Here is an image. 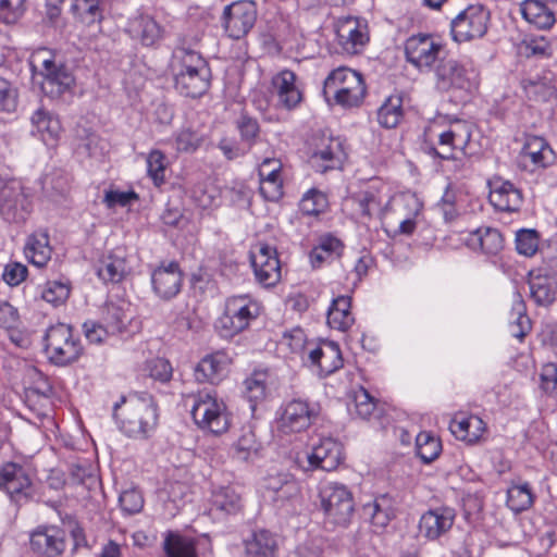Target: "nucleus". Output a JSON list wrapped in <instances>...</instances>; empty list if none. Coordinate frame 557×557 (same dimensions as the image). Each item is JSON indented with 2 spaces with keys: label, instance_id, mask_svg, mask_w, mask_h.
<instances>
[{
  "label": "nucleus",
  "instance_id": "f257e3e1",
  "mask_svg": "<svg viewBox=\"0 0 557 557\" xmlns=\"http://www.w3.org/2000/svg\"><path fill=\"white\" fill-rule=\"evenodd\" d=\"M119 430L129 438L146 440L157 426V406L147 393L131 394L115 403L112 412Z\"/></svg>",
  "mask_w": 557,
  "mask_h": 557
},
{
  "label": "nucleus",
  "instance_id": "f03ea898",
  "mask_svg": "<svg viewBox=\"0 0 557 557\" xmlns=\"http://www.w3.org/2000/svg\"><path fill=\"white\" fill-rule=\"evenodd\" d=\"M172 71L176 90L186 97L199 98L211 83V70L202 55L194 50L178 48L174 51Z\"/></svg>",
  "mask_w": 557,
  "mask_h": 557
},
{
  "label": "nucleus",
  "instance_id": "7ed1b4c3",
  "mask_svg": "<svg viewBox=\"0 0 557 557\" xmlns=\"http://www.w3.org/2000/svg\"><path fill=\"white\" fill-rule=\"evenodd\" d=\"M323 95L327 101L333 97L344 108L358 107L366 96V85L361 74L341 66L325 78Z\"/></svg>",
  "mask_w": 557,
  "mask_h": 557
},
{
  "label": "nucleus",
  "instance_id": "20e7f679",
  "mask_svg": "<svg viewBox=\"0 0 557 557\" xmlns=\"http://www.w3.org/2000/svg\"><path fill=\"white\" fill-rule=\"evenodd\" d=\"M260 314V306L248 295L233 296L226 300L225 311L218 319L215 327L224 338L246 330Z\"/></svg>",
  "mask_w": 557,
  "mask_h": 557
},
{
  "label": "nucleus",
  "instance_id": "39448f33",
  "mask_svg": "<svg viewBox=\"0 0 557 557\" xmlns=\"http://www.w3.org/2000/svg\"><path fill=\"white\" fill-rule=\"evenodd\" d=\"M32 65L40 69L41 90L50 98L60 97L74 85L73 74L64 64L55 63L53 54L46 48L34 53Z\"/></svg>",
  "mask_w": 557,
  "mask_h": 557
},
{
  "label": "nucleus",
  "instance_id": "423d86ee",
  "mask_svg": "<svg viewBox=\"0 0 557 557\" xmlns=\"http://www.w3.org/2000/svg\"><path fill=\"white\" fill-rule=\"evenodd\" d=\"M190 413L200 429L213 434H222L230 428L226 406L215 393L199 392L195 395Z\"/></svg>",
  "mask_w": 557,
  "mask_h": 557
},
{
  "label": "nucleus",
  "instance_id": "0eeeda50",
  "mask_svg": "<svg viewBox=\"0 0 557 557\" xmlns=\"http://www.w3.org/2000/svg\"><path fill=\"white\" fill-rule=\"evenodd\" d=\"M45 350L51 362L65 366L82 354L81 343L73 337L72 327L64 323L50 326L45 335Z\"/></svg>",
  "mask_w": 557,
  "mask_h": 557
},
{
  "label": "nucleus",
  "instance_id": "6e6552de",
  "mask_svg": "<svg viewBox=\"0 0 557 557\" xmlns=\"http://www.w3.org/2000/svg\"><path fill=\"white\" fill-rule=\"evenodd\" d=\"M490 11L483 4H470L451 20L450 34L456 42L482 38L488 28Z\"/></svg>",
  "mask_w": 557,
  "mask_h": 557
},
{
  "label": "nucleus",
  "instance_id": "1a4fd4ad",
  "mask_svg": "<svg viewBox=\"0 0 557 557\" xmlns=\"http://www.w3.org/2000/svg\"><path fill=\"white\" fill-rule=\"evenodd\" d=\"M321 505L335 524L347 525L354 515L355 503L350 491L341 483L329 482L320 490Z\"/></svg>",
  "mask_w": 557,
  "mask_h": 557
},
{
  "label": "nucleus",
  "instance_id": "9d476101",
  "mask_svg": "<svg viewBox=\"0 0 557 557\" xmlns=\"http://www.w3.org/2000/svg\"><path fill=\"white\" fill-rule=\"evenodd\" d=\"M470 138V125L465 122H457L449 129L441 133L437 146H429L426 152L444 160H459L460 156L468 154L467 147Z\"/></svg>",
  "mask_w": 557,
  "mask_h": 557
},
{
  "label": "nucleus",
  "instance_id": "9b49d317",
  "mask_svg": "<svg viewBox=\"0 0 557 557\" xmlns=\"http://www.w3.org/2000/svg\"><path fill=\"white\" fill-rule=\"evenodd\" d=\"M435 78L436 87L442 91H471L476 84L474 72L455 59L441 58L435 67Z\"/></svg>",
  "mask_w": 557,
  "mask_h": 557
},
{
  "label": "nucleus",
  "instance_id": "f8f14e48",
  "mask_svg": "<svg viewBox=\"0 0 557 557\" xmlns=\"http://www.w3.org/2000/svg\"><path fill=\"white\" fill-rule=\"evenodd\" d=\"M442 51L443 45L429 34L412 35L405 42L407 61L420 71H430Z\"/></svg>",
  "mask_w": 557,
  "mask_h": 557
},
{
  "label": "nucleus",
  "instance_id": "ddd939ff",
  "mask_svg": "<svg viewBox=\"0 0 557 557\" xmlns=\"http://www.w3.org/2000/svg\"><path fill=\"white\" fill-rule=\"evenodd\" d=\"M257 20V9L252 1H236L226 5L223 12V26L233 39L245 37Z\"/></svg>",
  "mask_w": 557,
  "mask_h": 557
},
{
  "label": "nucleus",
  "instance_id": "4468645a",
  "mask_svg": "<svg viewBox=\"0 0 557 557\" xmlns=\"http://www.w3.org/2000/svg\"><path fill=\"white\" fill-rule=\"evenodd\" d=\"M30 201L20 182L12 181L0 188V215L10 223L26 220Z\"/></svg>",
  "mask_w": 557,
  "mask_h": 557
},
{
  "label": "nucleus",
  "instance_id": "2eb2a0df",
  "mask_svg": "<svg viewBox=\"0 0 557 557\" xmlns=\"http://www.w3.org/2000/svg\"><path fill=\"white\" fill-rule=\"evenodd\" d=\"M251 251L250 260L257 281L264 287L274 286L281 280V263L275 247L260 243Z\"/></svg>",
  "mask_w": 557,
  "mask_h": 557
},
{
  "label": "nucleus",
  "instance_id": "dca6fc26",
  "mask_svg": "<svg viewBox=\"0 0 557 557\" xmlns=\"http://www.w3.org/2000/svg\"><path fill=\"white\" fill-rule=\"evenodd\" d=\"M0 488L16 505L27 503L33 496L32 481L26 470L17 463H7L0 469Z\"/></svg>",
  "mask_w": 557,
  "mask_h": 557
},
{
  "label": "nucleus",
  "instance_id": "f3484780",
  "mask_svg": "<svg viewBox=\"0 0 557 557\" xmlns=\"http://www.w3.org/2000/svg\"><path fill=\"white\" fill-rule=\"evenodd\" d=\"M369 41L367 26L355 17L339 20L336 24V42L346 54H358Z\"/></svg>",
  "mask_w": 557,
  "mask_h": 557
},
{
  "label": "nucleus",
  "instance_id": "a211bd4d",
  "mask_svg": "<svg viewBox=\"0 0 557 557\" xmlns=\"http://www.w3.org/2000/svg\"><path fill=\"white\" fill-rule=\"evenodd\" d=\"M455 518V509L450 507L442 506L429 509L419 520V532L428 540H437L453 528Z\"/></svg>",
  "mask_w": 557,
  "mask_h": 557
},
{
  "label": "nucleus",
  "instance_id": "6ab92c4d",
  "mask_svg": "<svg viewBox=\"0 0 557 557\" xmlns=\"http://www.w3.org/2000/svg\"><path fill=\"white\" fill-rule=\"evenodd\" d=\"M151 283L159 298L163 300L174 298L181 292L183 284V273L178 263L171 261L166 265L161 264L152 272Z\"/></svg>",
  "mask_w": 557,
  "mask_h": 557
},
{
  "label": "nucleus",
  "instance_id": "aec40b11",
  "mask_svg": "<svg viewBox=\"0 0 557 557\" xmlns=\"http://www.w3.org/2000/svg\"><path fill=\"white\" fill-rule=\"evenodd\" d=\"M488 199L491 205L499 211L516 212L523 202V196L519 188L511 182L495 177L490 181Z\"/></svg>",
  "mask_w": 557,
  "mask_h": 557
},
{
  "label": "nucleus",
  "instance_id": "412c9836",
  "mask_svg": "<svg viewBox=\"0 0 557 557\" xmlns=\"http://www.w3.org/2000/svg\"><path fill=\"white\" fill-rule=\"evenodd\" d=\"M314 416L313 408L307 401L294 399L285 406L280 419V429L286 434L301 432L311 424Z\"/></svg>",
  "mask_w": 557,
  "mask_h": 557
},
{
  "label": "nucleus",
  "instance_id": "4be33fe9",
  "mask_svg": "<svg viewBox=\"0 0 557 557\" xmlns=\"http://www.w3.org/2000/svg\"><path fill=\"white\" fill-rule=\"evenodd\" d=\"M342 445L331 437L321 438L308 454L310 469L333 471L342 462Z\"/></svg>",
  "mask_w": 557,
  "mask_h": 557
},
{
  "label": "nucleus",
  "instance_id": "5701e85b",
  "mask_svg": "<svg viewBox=\"0 0 557 557\" xmlns=\"http://www.w3.org/2000/svg\"><path fill=\"white\" fill-rule=\"evenodd\" d=\"M129 273L131 267L122 248L103 256L97 265V275L106 284L121 283Z\"/></svg>",
  "mask_w": 557,
  "mask_h": 557
},
{
  "label": "nucleus",
  "instance_id": "b1692460",
  "mask_svg": "<svg viewBox=\"0 0 557 557\" xmlns=\"http://www.w3.org/2000/svg\"><path fill=\"white\" fill-rule=\"evenodd\" d=\"M230 363L231 358L224 351L207 355L197 364L195 377L198 382L219 383L227 375Z\"/></svg>",
  "mask_w": 557,
  "mask_h": 557
},
{
  "label": "nucleus",
  "instance_id": "393cba45",
  "mask_svg": "<svg viewBox=\"0 0 557 557\" xmlns=\"http://www.w3.org/2000/svg\"><path fill=\"white\" fill-rule=\"evenodd\" d=\"M362 516L376 529H384L395 518V502L383 494L361 508Z\"/></svg>",
  "mask_w": 557,
  "mask_h": 557
},
{
  "label": "nucleus",
  "instance_id": "a878e982",
  "mask_svg": "<svg viewBox=\"0 0 557 557\" xmlns=\"http://www.w3.org/2000/svg\"><path fill=\"white\" fill-rule=\"evenodd\" d=\"M309 360L319 368L321 375H329L342 368L343 358L339 346L334 342H323L309 352Z\"/></svg>",
  "mask_w": 557,
  "mask_h": 557
},
{
  "label": "nucleus",
  "instance_id": "bb28decb",
  "mask_svg": "<svg viewBox=\"0 0 557 557\" xmlns=\"http://www.w3.org/2000/svg\"><path fill=\"white\" fill-rule=\"evenodd\" d=\"M449 430L457 440L474 444L483 436L486 424L480 417L474 414H456L450 421Z\"/></svg>",
  "mask_w": 557,
  "mask_h": 557
},
{
  "label": "nucleus",
  "instance_id": "cd10ccee",
  "mask_svg": "<svg viewBox=\"0 0 557 557\" xmlns=\"http://www.w3.org/2000/svg\"><path fill=\"white\" fill-rule=\"evenodd\" d=\"M33 550L47 557H58L65 549L62 531L55 528L38 530L30 536Z\"/></svg>",
  "mask_w": 557,
  "mask_h": 557
},
{
  "label": "nucleus",
  "instance_id": "c85d7f7f",
  "mask_svg": "<svg viewBox=\"0 0 557 557\" xmlns=\"http://www.w3.org/2000/svg\"><path fill=\"white\" fill-rule=\"evenodd\" d=\"M273 86L277 92L280 103L290 110L296 108L301 99V92L296 86V74L284 70L273 77Z\"/></svg>",
  "mask_w": 557,
  "mask_h": 557
},
{
  "label": "nucleus",
  "instance_id": "c756f323",
  "mask_svg": "<svg viewBox=\"0 0 557 557\" xmlns=\"http://www.w3.org/2000/svg\"><path fill=\"white\" fill-rule=\"evenodd\" d=\"M245 557H277L276 537L267 530L253 532L244 541Z\"/></svg>",
  "mask_w": 557,
  "mask_h": 557
},
{
  "label": "nucleus",
  "instance_id": "7c9ffc66",
  "mask_svg": "<svg viewBox=\"0 0 557 557\" xmlns=\"http://www.w3.org/2000/svg\"><path fill=\"white\" fill-rule=\"evenodd\" d=\"M522 17L539 29H549L556 22L554 12L540 0H524L520 4Z\"/></svg>",
  "mask_w": 557,
  "mask_h": 557
},
{
  "label": "nucleus",
  "instance_id": "2f4dec72",
  "mask_svg": "<svg viewBox=\"0 0 557 557\" xmlns=\"http://www.w3.org/2000/svg\"><path fill=\"white\" fill-rule=\"evenodd\" d=\"M41 188L44 195L51 201L59 202L66 199L71 189L70 175L60 169H54L45 174L41 178Z\"/></svg>",
  "mask_w": 557,
  "mask_h": 557
},
{
  "label": "nucleus",
  "instance_id": "473e14b6",
  "mask_svg": "<svg viewBox=\"0 0 557 557\" xmlns=\"http://www.w3.org/2000/svg\"><path fill=\"white\" fill-rule=\"evenodd\" d=\"M127 32L145 46H152L162 37L161 26L149 15H138L128 23Z\"/></svg>",
  "mask_w": 557,
  "mask_h": 557
},
{
  "label": "nucleus",
  "instance_id": "72a5a7b5",
  "mask_svg": "<svg viewBox=\"0 0 557 557\" xmlns=\"http://www.w3.org/2000/svg\"><path fill=\"white\" fill-rule=\"evenodd\" d=\"M530 296L539 306L547 307L556 299L557 282L549 275L530 273Z\"/></svg>",
  "mask_w": 557,
  "mask_h": 557
},
{
  "label": "nucleus",
  "instance_id": "f704fd0d",
  "mask_svg": "<svg viewBox=\"0 0 557 557\" xmlns=\"http://www.w3.org/2000/svg\"><path fill=\"white\" fill-rule=\"evenodd\" d=\"M521 158L530 161L534 168L546 166L553 158V150L540 136H528L521 149Z\"/></svg>",
  "mask_w": 557,
  "mask_h": 557
},
{
  "label": "nucleus",
  "instance_id": "c9c22d12",
  "mask_svg": "<svg viewBox=\"0 0 557 557\" xmlns=\"http://www.w3.org/2000/svg\"><path fill=\"white\" fill-rule=\"evenodd\" d=\"M32 124L35 132L41 137L46 145L57 141L61 133V123L58 117L44 109H38L32 115Z\"/></svg>",
  "mask_w": 557,
  "mask_h": 557
},
{
  "label": "nucleus",
  "instance_id": "e433bc0d",
  "mask_svg": "<svg viewBox=\"0 0 557 557\" xmlns=\"http://www.w3.org/2000/svg\"><path fill=\"white\" fill-rule=\"evenodd\" d=\"M52 249L47 233H36L28 237L25 256L32 264L42 268L50 260Z\"/></svg>",
  "mask_w": 557,
  "mask_h": 557
},
{
  "label": "nucleus",
  "instance_id": "4c0bfd02",
  "mask_svg": "<svg viewBox=\"0 0 557 557\" xmlns=\"http://www.w3.org/2000/svg\"><path fill=\"white\" fill-rule=\"evenodd\" d=\"M261 449L262 444L257 440L255 432L251 429H243L232 447V456L238 461H252L259 457Z\"/></svg>",
  "mask_w": 557,
  "mask_h": 557
},
{
  "label": "nucleus",
  "instance_id": "58836bf2",
  "mask_svg": "<svg viewBox=\"0 0 557 557\" xmlns=\"http://www.w3.org/2000/svg\"><path fill=\"white\" fill-rule=\"evenodd\" d=\"M162 547L165 557H198L196 542L178 533L168 532Z\"/></svg>",
  "mask_w": 557,
  "mask_h": 557
},
{
  "label": "nucleus",
  "instance_id": "ea45409f",
  "mask_svg": "<svg viewBox=\"0 0 557 557\" xmlns=\"http://www.w3.org/2000/svg\"><path fill=\"white\" fill-rule=\"evenodd\" d=\"M339 151V141L332 138H323L322 146L311 154L310 163L317 171L325 172L335 166Z\"/></svg>",
  "mask_w": 557,
  "mask_h": 557
},
{
  "label": "nucleus",
  "instance_id": "a19ab883",
  "mask_svg": "<svg viewBox=\"0 0 557 557\" xmlns=\"http://www.w3.org/2000/svg\"><path fill=\"white\" fill-rule=\"evenodd\" d=\"M503 236L496 228H479L471 234L470 244L473 247H480L482 251L488 255H495L503 248Z\"/></svg>",
  "mask_w": 557,
  "mask_h": 557
},
{
  "label": "nucleus",
  "instance_id": "79ce46f5",
  "mask_svg": "<svg viewBox=\"0 0 557 557\" xmlns=\"http://www.w3.org/2000/svg\"><path fill=\"white\" fill-rule=\"evenodd\" d=\"M23 384L27 393L49 398L53 394V388L48 377L36 367H27L23 375Z\"/></svg>",
  "mask_w": 557,
  "mask_h": 557
},
{
  "label": "nucleus",
  "instance_id": "37998d69",
  "mask_svg": "<svg viewBox=\"0 0 557 557\" xmlns=\"http://www.w3.org/2000/svg\"><path fill=\"white\" fill-rule=\"evenodd\" d=\"M212 506L226 513H235L240 509V496L232 486H220L212 491Z\"/></svg>",
  "mask_w": 557,
  "mask_h": 557
},
{
  "label": "nucleus",
  "instance_id": "c03bdc74",
  "mask_svg": "<svg viewBox=\"0 0 557 557\" xmlns=\"http://www.w3.org/2000/svg\"><path fill=\"white\" fill-rule=\"evenodd\" d=\"M403 117V100L400 96H391L377 110V122L386 128L398 125Z\"/></svg>",
  "mask_w": 557,
  "mask_h": 557
},
{
  "label": "nucleus",
  "instance_id": "a18cd8bd",
  "mask_svg": "<svg viewBox=\"0 0 557 557\" xmlns=\"http://www.w3.org/2000/svg\"><path fill=\"white\" fill-rule=\"evenodd\" d=\"M131 319L122 306L113 302L107 304L102 315V322L112 335L124 332Z\"/></svg>",
  "mask_w": 557,
  "mask_h": 557
},
{
  "label": "nucleus",
  "instance_id": "49530a36",
  "mask_svg": "<svg viewBox=\"0 0 557 557\" xmlns=\"http://www.w3.org/2000/svg\"><path fill=\"white\" fill-rule=\"evenodd\" d=\"M533 504V494L528 483L512 485L507 491V506L516 513L522 512Z\"/></svg>",
  "mask_w": 557,
  "mask_h": 557
},
{
  "label": "nucleus",
  "instance_id": "de8ad7c7",
  "mask_svg": "<svg viewBox=\"0 0 557 557\" xmlns=\"http://www.w3.org/2000/svg\"><path fill=\"white\" fill-rule=\"evenodd\" d=\"M416 450L424 463H430L440 456L442 444L430 432H420L416 438Z\"/></svg>",
  "mask_w": 557,
  "mask_h": 557
},
{
  "label": "nucleus",
  "instance_id": "09e8293b",
  "mask_svg": "<svg viewBox=\"0 0 557 557\" xmlns=\"http://www.w3.org/2000/svg\"><path fill=\"white\" fill-rule=\"evenodd\" d=\"M72 11L86 25H91L102 20V9L99 0H74Z\"/></svg>",
  "mask_w": 557,
  "mask_h": 557
},
{
  "label": "nucleus",
  "instance_id": "8fccbe9b",
  "mask_svg": "<svg viewBox=\"0 0 557 557\" xmlns=\"http://www.w3.org/2000/svg\"><path fill=\"white\" fill-rule=\"evenodd\" d=\"M512 310L517 317L515 321L510 323V332L513 337L521 341L531 330V322L525 314L524 301L518 293L516 294V300Z\"/></svg>",
  "mask_w": 557,
  "mask_h": 557
},
{
  "label": "nucleus",
  "instance_id": "3c124183",
  "mask_svg": "<svg viewBox=\"0 0 557 557\" xmlns=\"http://www.w3.org/2000/svg\"><path fill=\"white\" fill-rule=\"evenodd\" d=\"M236 126L239 132L242 143L247 146V150L249 151L259 140L260 126L258 121L248 115H242L237 120Z\"/></svg>",
  "mask_w": 557,
  "mask_h": 557
},
{
  "label": "nucleus",
  "instance_id": "603ef678",
  "mask_svg": "<svg viewBox=\"0 0 557 557\" xmlns=\"http://www.w3.org/2000/svg\"><path fill=\"white\" fill-rule=\"evenodd\" d=\"M70 296V284L67 281H50L46 284L41 297L45 301L54 306L64 302Z\"/></svg>",
  "mask_w": 557,
  "mask_h": 557
},
{
  "label": "nucleus",
  "instance_id": "864d4df0",
  "mask_svg": "<svg viewBox=\"0 0 557 557\" xmlns=\"http://www.w3.org/2000/svg\"><path fill=\"white\" fill-rule=\"evenodd\" d=\"M265 381L267 374L263 372H255L245 380V395L249 401L256 403L264 398L267 389Z\"/></svg>",
  "mask_w": 557,
  "mask_h": 557
},
{
  "label": "nucleus",
  "instance_id": "5fc2aeb1",
  "mask_svg": "<svg viewBox=\"0 0 557 557\" xmlns=\"http://www.w3.org/2000/svg\"><path fill=\"white\" fill-rule=\"evenodd\" d=\"M165 169V156L159 150H152L147 157V171L156 186L164 183Z\"/></svg>",
  "mask_w": 557,
  "mask_h": 557
},
{
  "label": "nucleus",
  "instance_id": "6e6d98bb",
  "mask_svg": "<svg viewBox=\"0 0 557 557\" xmlns=\"http://www.w3.org/2000/svg\"><path fill=\"white\" fill-rule=\"evenodd\" d=\"M327 207L325 195L319 190H309L300 201V208L306 214H319Z\"/></svg>",
  "mask_w": 557,
  "mask_h": 557
},
{
  "label": "nucleus",
  "instance_id": "4d7b16f0",
  "mask_svg": "<svg viewBox=\"0 0 557 557\" xmlns=\"http://www.w3.org/2000/svg\"><path fill=\"white\" fill-rule=\"evenodd\" d=\"M539 247V235L534 230H520L516 236V248L520 255L531 257Z\"/></svg>",
  "mask_w": 557,
  "mask_h": 557
},
{
  "label": "nucleus",
  "instance_id": "13d9d810",
  "mask_svg": "<svg viewBox=\"0 0 557 557\" xmlns=\"http://www.w3.org/2000/svg\"><path fill=\"white\" fill-rule=\"evenodd\" d=\"M521 52L530 57H546L550 54L552 46L549 41L543 37H529L525 38L521 46H520Z\"/></svg>",
  "mask_w": 557,
  "mask_h": 557
},
{
  "label": "nucleus",
  "instance_id": "bf43d9fd",
  "mask_svg": "<svg viewBox=\"0 0 557 557\" xmlns=\"http://www.w3.org/2000/svg\"><path fill=\"white\" fill-rule=\"evenodd\" d=\"M25 0H0V21L14 24L23 15Z\"/></svg>",
  "mask_w": 557,
  "mask_h": 557
},
{
  "label": "nucleus",
  "instance_id": "052dcab7",
  "mask_svg": "<svg viewBox=\"0 0 557 557\" xmlns=\"http://www.w3.org/2000/svg\"><path fill=\"white\" fill-rule=\"evenodd\" d=\"M354 404L356 413L361 419H368L375 409L374 398L363 387L355 392Z\"/></svg>",
  "mask_w": 557,
  "mask_h": 557
},
{
  "label": "nucleus",
  "instance_id": "680f3d73",
  "mask_svg": "<svg viewBox=\"0 0 557 557\" xmlns=\"http://www.w3.org/2000/svg\"><path fill=\"white\" fill-rule=\"evenodd\" d=\"M121 508L128 515L139 512L144 506V498L139 491L131 488L124 491L119 498Z\"/></svg>",
  "mask_w": 557,
  "mask_h": 557
},
{
  "label": "nucleus",
  "instance_id": "e2e57ef3",
  "mask_svg": "<svg viewBox=\"0 0 557 557\" xmlns=\"http://www.w3.org/2000/svg\"><path fill=\"white\" fill-rule=\"evenodd\" d=\"M16 104V90L7 79L0 77V112H12Z\"/></svg>",
  "mask_w": 557,
  "mask_h": 557
},
{
  "label": "nucleus",
  "instance_id": "0e129e2a",
  "mask_svg": "<svg viewBox=\"0 0 557 557\" xmlns=\"http://www.w3.org/2000/svg\"><path fill=\"white\" fill-rule=\"evenodd\" d=\"M83 331L86 339L91 344H100L104 342L109 335H112L103 323L95 321L85 322L83 324Z\"/></svg>",
  "mask_w": 557,
  "mask_h": 557
},
{
  "label": "nucleus",
  "instance_id": "69168bd1",
  "mask_svg": "<svg viewBox=\"0 0 557 557\" xmlns=\"http://www.w3.org/2000/svg\"><path fill=\"white\" fill-rule=\"evenodd\" d=\"M327 323L332 329L346 331L354 324V317L350 311H339L330 308L327 311Z\"/></svg>",
  "mask_w": 557,
  "mask_h": 557
},
{
  "label": "nucleus",
  "instance_id": "338daca9",
  "mask_svg": "<svg viewBox=\"0 0 557 557\" xmlns=\"http://www.w3.org/2000/svg\"><path fill=\"white\" fill-rule=\"evenodd\" d=\"M27 275V268L21 263L13 262L5 265L2 273L3 281L10 286L21 284Z\"/></svg>",
  "mask_w": 557,
  "mask_h": 557
},
{
  "label": "nucleus",
  "instance_id": "774afa93",
  "mask_svg": "<svg viewBox=\"0 0 557 557\" xmlns=\"http://www.w3.org/2000/svg\"><path fill=\"white\" fill-rule=\"evenodd\" d=\"M541 383L546 393H557V364L549 362L543 366Z\"/></svg>",
  "mask_w": 557,
  "mask_h": 557
}]
</instances>
